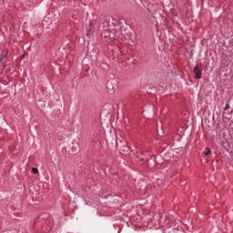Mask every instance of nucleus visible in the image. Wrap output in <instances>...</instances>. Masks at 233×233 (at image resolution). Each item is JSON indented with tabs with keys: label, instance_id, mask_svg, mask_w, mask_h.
<instances>
[{
	"label": "nucleus",
	"instance_id": "nucleus-3",
	"mask_svg": "<svg viewBox=\"0 0 233 233\" xmlns=\"http://www.w3.org/2000/svg\"><path fill=\"white\" fill-rule=\"evenodd\" d=\"M5 59V56L0 55V66H3V68H6V64L3 62Z\"/></svg>",
	"mask_w": 233,
	"mask_h": 233
},
{
	"label": "nucleus",
	"instance_id": "nucleus-6",
	"mask_svg": "<svg viewBox=\"0 0 233 233\" xmlns=\"http://www.w3.org/2000/svg\"><path fill=\"white\" fill-rule=\"evenodd\" d=\"M32 172H33L34 174H39V169H37V167H33V168H32Z\"/></svg>",
	"mask_w": 233,
	"mask_h": 233
},
{
	"label": "nucleus",
	"instance_id": "nucleus-2",
	"mask_svg": "<svg viewBox=\"0 0 233 233\" xmlns=\"http://www.w3.org/2000/svg\"><path fill=\"white\" fill-rule=\"evenodd\" d=\"M88 28H89V30L87 31L86 35H87L88 37H90V35H92V34H94V30H92V23H90V24L88 25Z\"/></svg>",
	"mask_w": 233,
	"mask_h": 233
},
{
	"label": "nucleus",
	"instance_id": "nucleus-1",
	"mask_svg": "<svg viewBox=\"0 0 233 233\" xmlns=\"http://www.w3.org/2000/svg\"><path fill=\"white\" fill-rule=\"evenodd\" d=\"M194 78L195 79H201V76H203V70L201 69V65L197 64L196 66L194 67Z\"/></svg>",
	"mask_w": 233,
	"mask_h": 233
},
{
	"label": "nucleus",
	"instance_id": "nucleus-4",
	"mask_svg": "<svg viewBox=\"0 0 233 233\" xmlns=\"http://www.w3.org/2000/svg\"><path fill=\"white\" fill-rule=\"evenodd\" d=\"M102 35H104V37H108V35H110V31L108 29H103Z\"/></svg>",
	"mask_w": 233,
	"mask_h": 233
},
{
	"label": "nucleus",
	"instance_id": "nucleus-5",
	"mask_svg": "<svg viewBox=\"0 0 233 233\" xmlns=\"http://www.w3.org/2000/svg\"><path fill=\"white\" fill-rule=\"evenodd\" d=\"M210 152H211L210 148L206 147V149H205V151H204V156H209V155H210Z\"/></svg>",
	"mask_w": 233,
	"mask_h": 233
}]
</instances>
